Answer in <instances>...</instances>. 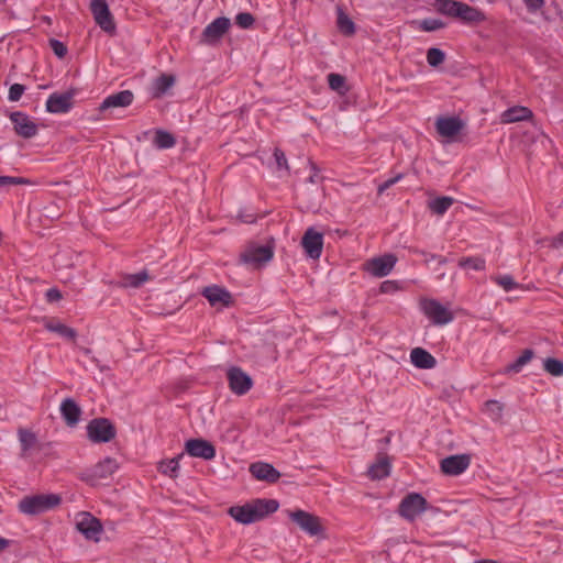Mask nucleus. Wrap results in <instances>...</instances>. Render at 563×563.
<instances>
[{"label":"nucleus","mask_w":563,"mask_h":563,"mask_svg":"<svg viewBox=\"0 0 563 563\" xmlns=\"http://www.w3.org/2000/svg\"><path fill=\"white\" fill-rule=\"evenodd\" d=\"M118 468L119 464L117 460L112 457H106L97 463L93 467L88 470L82 478L90 485H96L99 481L106 479L113 475Z\"/></svg>","instance_id":"9b49d317"},{"label":"nucleus","mask_w":563,"mask_h":563,"mask_svg":"<svg viewBox=\"0 0 563 563\" xmlns=\"http://www.w3.org/2000/svg\"><path fill=\"white\" fill-rule=\"evenodd\" d=\"M231 26L230 19L219 16L209 23L202 31L200 43L207 45H216Z\"/></svg>","instance_id":"9d476101"},{"label":"nucleus","mask_w":563,"mask_h":563,"mask_svg":"<svg viewBox=\"0 0 563 563\" xmlns=\"http://www.w3.org/2000/svg\"><path fill=\"white\" fill-rule=\"evenodd\" d=\"M532 117V111L527 107H512L507 109L501 114V122L504 123H514L523 120H528Z\"/></svg>","instance_id":"bb28decb"},{"label":"nucleus","mask_w":563,"mask_h":563,"mask_svg":"<svg viewBox=\"0 0 563 563\" xmlns=\"http://www.w3.org/2000/svg\"><path fill=\"white\" fill-rule=\"evenodd\" d=\"M445 59V54L443 51L437 47H431L427 52V62L430 66L437 67L441 65Z\"/></svg>","instance_id":"a19ab883"},{"label":"nucleus","mask_w":563,"mask_h":563,"mask_svg":"<svg viewBox=\"0 0 563 563\" xmlns=\"http://www.w3.org/2000/svg\"><path fill=\"white\" fill-rule=\"evenodd\" d=\"M90 10L96 23L106 32L112 33L115 30L113 16L106 0H92Z\"/></svg>","instance_id":"f8f14e48"},{"label":"nucleus","mask_w":563,"mask_h":563,"mask_svg":"<svg viewBox=\"0 0 563 563\" xmlns=\"http://www.w3.org/2000/svg\"><path fill=\"white\" fill-rule=\"evenodd\" d=\"M289 518L311 537L320 536L323 532L321 519L313 514L298 509L290 511Z\"/></svg>","instance_id":"0eeeda50"},{"label":"nucleus","mask_w":563,"mask_h":563,"mask_svg":"<svg viewBox=\"0 0 563 563\" xmlns=\"http://www.w3.org/2000/svg\"><path fill=\"white\" fill-rule=\"evenodd\" d=\"M229 387L235 395L246 394L253 386V380L240 367H231L228 373Z\"/></svg>","instance_id":"4468645a"},{"label":"nucleus","mask_w":563,"mask_h":563,"mask_svg":"<svg viewBox=\"0 0 563 563\" xmlns=\"http://www.w3.org/2000/svg\"><path fill=\"white\" fill-rule=\"evenodd\" d=\"M379 289L383 294H393L399 289V286L396 280H385L380 284Z\"/></svg>","instance_id":"3c124183"},{"label":"nucleus","mask_w":563,"mask_h":563,"mask_svg":"<svg viewBox=\"0 0 563 563\" xmlns=\"http://www.w3.org/2000/svg\"><path fill=\"white\" fill-rule=\"evenodd\" d=\"M180 457H181V455H179L178 457H174L168 461L162 462L159 464V471L165 475H168L170 477H176L177 472L179 470V459Z\"/></svg>","instance_id":"58836bf2"},{"label":"nucleus","mask_w":563,"mask_h":563,"mask_svg":"<svg viewBox=\"0 0 563 563\" xmlns=\"http://www.w3.org/2000/svg\"><path fill=\"white\" fill-rule=\"evenodd\" d=\"M46 329L68 340H74L76 338V331L60 322L51 321L46 324Z\"/></svg>","instance_id":"c9c22d12"},{"label":"nucleus","mask_w":563,"mask_h":563,"mask_svg":"<svg viewBox=\"0 0 563 563\" xmlns=\"http://www.w3.org/2000/svg\"><path fill=\"white\" fill-rule=\"evenodd\" d=\"M175 84V78L172 75L163 74L154 81V96L161 97Z\"/></svg>","instance_id":"7c9ffc66"},{"label":"nucleus","mask_w":563,"mask_h":563,"mask_svg":"<svg viewBox=\"0 0 563 563\" xmlns=\"http://www.w3.org/2000/svg\"><path fill=\"white\" fill-rule=\"evenodd\" d=\"M255 22L254 16L249 12H241L235 16V23L241 29H250Z\"/></svg>","instance_id":"c03bdc74"},{"label":"nucleus","mask_w":563,"mask_h":563,"mask_svg":"<svg viewBox=\"0 0 563 563\" xmlns=\"http://www.w3.org/2000/svg\"><path fill=\"white\" fill-rule=\"evenodd\" d=\"M15 133L24 139H31L37 134V124L24 112L15 111L10 114Z\"/></svg>","instance_id":"2eb2a0df"},{"label":"nucleus","mask_w":563,"mask_h":563,"mask_svg":"<svg viewBox=\"0 0 563 563\" xmlns=\"http://www.w3.org/2000/svg\"><path fill=\"white\" fill-rule=\"evenodd\" d=\"M410 361L420 369H431L437 366L435 357L422 347H415L411 350Z\"/></svg>","instance_id":"393cba45"},{"label":"nucleus","mask_w":563,"mask_h":563,"mask_svg":"<svg viewBox=\"0 0 563 563\" xmlns=\"http://www.w3.org/2000/svg\"><path fill=\"white\" fill-rule=\"evenodd\" d=\"M249 472L254 478L267 483H276L280 478V472L266 462H254L250 465Z\"/></svg>","instance_id":"6ab92c4d"},{"label":"nucleus","mask_w":563,"mask_h":563,"mask_svg":"<svg viewBox=\"0 0 563 563\" xmlns=\"http://www.w3.org/2000/svg\"><path fill=\"white\" fill-rule=\"evenodd\" d=\"M463 128L464 122L459 117H439L435 121L437 132L449 141H453Z\"/></svg>","instance_id":"f3484780"},{"label":"nucleus","mask_w":563,"mask_h":563,"mask_svg":"<svg viewBox=\"0 0 563 563\" xmlns=\"http://www.w3.org/2000/svg\"><path fill=\"white\" fill-rule=\"evenodd\" d=\"M421 310L435 325H445L454 319L453 312L435 299H423Z\"/></svg>","instance_id":"423d86ee"},{"label":"nucleus","mask_w":563,"mask_h":563,"mask_svg":"<svg viewBox=\"0 0 563 563\" xmlns=\"http://www.w3.org/2000/svg\"><path fill=\"white\" fill-rule=\"evenodd\" d=\"M483 412L493 421H499L503 418L504 406L498 400H487L484 404Z\"/></svg>","instance_id":"2f4dec72"},{"label":"nucleus","mask_w":563,"mask_h":563,"mask_svg":"<svg viewBox=\"0 0 563 563\" xmlns=\"http://www.w3.org/2000/svg\"><path fill=\"white\" fill-rule=\"evenodd\" d=\"M25 91V87L21 84H13L9 89L8 99L12 102L19 101Z\"/></svg>","instance_id":"a18cd8bd"},{"label":"nucleus","mask_w":563,"mask_h":563,"mask_svg":"<svg viewBox=\"0 0 563 563\" xmlns=\"http://www.w3.org/2000/svg\"><path fill=\"white\" fill-rule=\"evenodd\" d=\"M543 368L547 373L552 376L563 375V362L558 358L548 357L543 361Z\"/></svg>","instance_id":"e433bc0d"},{"label":"nucleus","mask_w":563,"mask_h":563,"mask_svg":"<svg viewBox=\"0 0 563 563\" xmlns=\"http://www.w3.org/2000/svg\"><path fill=\"white\" fill-rule=\"evenodd\" d=\"M533 357V351L530 349H527L522 352V354L508 366V371L519 373L521 368L529 363Z\"/></svg>","instance_id":"ea45409f"},{"label":"nucleus","mask_w":563,"mask_h":563,"mask_svg":"<svg viewBox=\"0 0 563 563\" xmlns=\"http://www.w3.org/2000/svg\"><path fill=\"white\" fill-rule=\"evenodd\" d=\"M552 245L554 247H562L563 246V231L560 232L558 235H555L552 240Z\"/></svg>","instance_id":"5fc2aeb1"},{"label":"nucleus","mask_w":563,"mask_h":563,"mask_svg":"<svg viewBox=\"0 0 563 563\" xmlns=\"http://www.w3.org/2000/svg\"><path fill=\"white\" fill-rule=\"evenodd\" d=\"M274 249L271 245H251L240 256V261L254 268L261 267L273 258Z\"/></svg>","instance_id":"6e6552de"},{"label":"nucleus","mask_w":563,"mask_h":563,"mask_svg":"<svg viewBox=\"0 0 563 563\" xmlns=\"http://www.w3.org/2000/svg\"><path fill=\"white\" fill-rule=\"evenodd\" d=\"M390 461L386 455H379L376 462L369 466L368 475L372 479H383L390 473Z\"/></svg>","instance_id":"a878e982"},{"label":"nucleus","mask_w":563,"mask_h":563,"mask_svg":"<svg viewBox=\"0 0 563 563\" xmlns=\"http://www.w3.org/2000/svg\"><path fill=\"white\" fill-rule=\"evenodd\" d=\"M459 266L464 269L484 271L486 267V262L483 257L470 256L461 258L459 261Z\"/></svg>","instance_id":"f704fd0d"},{"label":"nucleus","mask_w":563,"mask_h":563,"mask_svg":"<svg viewBox=\"0 0 563 563\" xmlns=\"http://www.w3.org/2000/svg\"><path fill=\"white\" fill-rule=\"evenodd\" d=\"M427 506L428 501L421 494L409 493L401 499L398 514L407 521L412 522L427 510Z\"/></svg>","instance_id":"20e7f679"},{"label":"nucleus","mask_w":563,"mask_h":563,"mask_svg":"<svg viewBox=\"0 0 563 563\" xmlns=\"http://www.w3.org/2000/svg\"><path fill=\"white\" fill-rule=\"evenodd\" d=\"M117 431L107 418L92 419L87 424V435L93 443H107L115 438Z\"/></svg>","instance_id":"39448f33"},{"label":"nucleus","mask_w":563,"mask_h":563,"mask_svg":"<svg viewBox=\"0 0 563 563\" xmlns=\"http://www.w3.org/2000/svg\"><path fill=\"white\" fill-rule=\"evenodd\" d=\"M296 2H297V0H291V3H296Z\"/></svg>","instance_id":"4d7b16f0"},{"label":"nucleus","mask_w":563,"mask_h":563,"mask_svg":"<svg viewBox=\"0 0 563 563\" xmlns=\"http://www.w3.org/2000/svg\"><path fill=\"white\" fill-rule=\"evenodd\" d=\"M471 460L466 454L451 455L441 461V471L446 475H460L468 466Z\"/></svg>","instance_id":"aec40b11"},{"label":"nucleus","mask_w":563,"mask_h":563,"mask_svg":"<svg viewBox=\"0 0 563 563\" xmlns=\"http://www.w3.org/2000/svg\"><path fill=\"white\" fill-rule=\"evenodd\" d=\"M10 544V541L5 538L0 537V552L7 549Z\"/></svg>","instance_id":"6e6d98bb"},{"label":"nucleus","mask_w":563,"mask_h":563,"mask_svg":"<svg viewBox=\"0 0 563 563\" xmlns=\"http://www.w3.org/2000/svg\"><path fill=\"white\" fill-rule=\"evenodd\" d=\"M150 279V276L146 271H141L135 274H129L123 277L122 285L124 287H133L137 288L142 286L145 282Z\"/></svg>","instance_id":"72a5a7b5"},{"label":"nucleus","mask_w":563,"mask_h":563,"mask_svg":"<svg viewBox=\"0 0 563 563\" xmlns=\"http://www.w3.org/2000/svg\"><path fill=\"white\" fill-rule=\"evenodd\" d=\"M46 298L48 301H57L62 298V294L56 288H51L46 292Z\"/></svg>","instance_id":"864d4df0"},{"label":"nucleus","mask_w":563,"mask_h":563,"mask_svg":"<svg viewBox=\"0 0 563 563\" xmlns=\"http://www.w3.org/2000/svg\"><path fill=\"white\" fill-rule=\"evenodd\" d=\"M396 263L397 257L388 253L366 261L364 263V271L374 277L382 278L391 273Z\"/></svg>","instance_id":"1a4fd4ad"},{"label":"nucleus","mask_w":563,"mask_h":563,"mask_svg":"<svg viewBox=\"0 0 563 563\" xmlns=\"http://www.w3.org/2000/svg\"><path fill=\"white\" fill-rule=\"evenodd\" d=\"M71 92L52 93L46 100V110L51 113H67L73 107Z\"/></svg>","instance_id":"412c9836"},{"label":"nucleus","mask_w":563,"mask_h":563,"mask_svg":"<svg viewBox=\"0 0 563 563\" xmlns=\"http://www.w3.org/2000/svg\"><path fill=\"white\" fill-rule=\"evenodd\" d=\"M279 504L275 499L256 498L241 506H232L228 514L239 523L250 525L277 511Z\"/></svg>","instance_id":"f257e3e1"},{"label":"nucleus","mask_w":563,"mask_h":563,"mask_svg":"<svg viewBox=\"0 0 563 563\" xmlns=\"http://www.w3.org/2000/svg\"><path fill=\"white\" fill-rule=\"evenodd\" d=\"M453 203H454V199L451 197H446V196L438 197V198L429 201V209L433 213H435L438 216H442L449 210V208Z\"/></svg>","instance_id":"c756f323"},{"label":"nucleus","mask_w":563,"mask_h":563,"mask_svg":"<svg viewBox=\"0 0 563 563\" xmlns=\"http://www.w3.org/2000/svg\"><path fill=\"white\" fill-rule=\"evenodd\" d=\"M523 1H525L527 9L531 12H536V11L540 10L544 4V0H523Z\"/></svg>","instance_id":"603ef678"},{"label":"nucleus","mask_w":563,"mask_h":563,"mask_svg":"<svg viewBox=\"0 0 563 563\" xmlns=\"http://www.w3.org/2000/svg\"><path fill=\"white\" fill-rule=\"evenodd\" d=\"M301 246L308 257L320 258L323 249V234L312 227L308 228L301 239Z\"/></svg>","instance_id":"ddd939ff"},{"label":"nucleus","mask_w":563,"mask_h":563,"mask_svg":"<svg viewBox=\"0 0 563 563\" xmlns=\"http://www.w3.org/2000/svg\"><path fill=\"white\" fill-rule=\"evenodd\" d=\"M60 497L56 494H38L23 497L19 504L20 512L35 516L46 512L60 504Z\"/></svg>","instance_id":"7ed1b4c3"},{"label":"nucleus","mask_w":563,"mask_h":563,"mask_svg":"<svg viewBox=\"0 0 563 563\" xmlns=\"http://www.w3.org/2000/svg\"><path fill=\"white\" fill-rule=\"evenodd\" d=\"M445 26L444 22L439 19L428 18L420 22V29L426 32H433Z\"/></svg>","instance_id":"37998d69"},{"label":"nucleus","mask_w":563,"mask_h":563,"mask_svg":"<svg viewBox=\"0 0 563 563\" xmlns=\"http://www.w3.org/2000/svg\"><path fill=\"white\" fill-rule=\"evenodd\" d=\"M27 183H29V180L25 178H22V177L0 176V187L12 186V185H24Z\"/></svg>","instance_id":"de8ad7c7"},{"label":"nucleus","mask_w":563,"mask_h":563,"mask_svg":"<svg viewBox=\"0 0 563 563\" xmlns=\"http://www.w3.org/2000/svg\"><path fill=\"white\" fill-rule=\"evenodd\" d=\"M201 294L211 306H229L232 300V296L227 289L216 285L203 288Z\"/></svg>","instance_id":"b1692460"},{"label":"nucleus","mask_w":563,"mask_h":563,"mask_svg":"<svg viewBox=\"0 0 563 563\" xmlns=\"http://www.w3.org/2000/svg\"><path fill=\"white\" fill-rule=\"evenodd\" d=\"M328 84L329 87L339 92L344 93L346 91L345 78L344 76L335 73H331L328 75Z\"/></svg>","instance_id":"4c0bfd02"},{"label":"nucleus","mask_w":563,"mask_h":563,"mask_svg":"<svg viewBox=\"0 0 563 563\" xmlns=\"http://www.w3.org/2000/svg\"><path fill=\"white\" fill-rule=\"evenodd\" d=\"M49 47L52 48L54 54L59 58L65 57V55L67 54L66 45L58 40H49Z\"/></svg>","instance_id":"49530a36"},{"label":"nucleus","mask_w":563,"mask_h":563,"mask_svg":"<svg viewBox=\"0 0 563 563\" xmlns=\"http://www.w3.org/2000/svg\"><path fill=\"white\" fill-rule=\"evenodd\" d=\"M274 157H275L276 165L279 169H282V168L288 169L287 158H286L285 153L282 150L275 148Z\"/></svg>","instance_id":"8fccbe9b"},{"label":"nucleus","mask_w":563,"mask_h":563,"mask_svg":"<svg viewBox=\"0 0 563 563\" xmlns=\"http://www.w3.org/2000/svg\"><path fill=\"white\" fill-rule=\"evenodd\" d=\"M185 451L192 457L210 461L216 456L214 446L203 439H190L185 443Z\"/></svg>","instance_id":"a211bd4d"},{"label":"nucleus","mask_w":563,"mask_h":563,"mask_svg":"<svg viewBox=\"0 0 563 563\" xmlns=\"http://www.w3.org/2000/svg\"><path fill=\"white\" fill-rule=\"evenodd\" d=\"M60 416L65 423L73 428L81 417V408L73 398H65L59 406Z\"/></svg>","instance_id":"4be33fe9"},{"label":"nucleus","mask_w":563,"mask_h":563,"mask_svg":"<svg viewBox=\"0 0 563 563\" xmlns=\"http://www.w3.org/2000/svg\"><path fill=\"white\" fill-rule=\"evenodd\" d=\"M133 99L134 95L131 90H122L104 98L99 109L104 111L110 108H125L133 102Z\"/></svg>","instance_id":"5701e85b"},{"label":"nucleus","mask_w":563,"mask_h":563,"mask_svg":"<svg viewBox=\"0 0 563 563\" xmlns=\"http://www.w3.org/2000/svg\"><path fill=\"white\" fill-rule=\"evenodd\" d=\"M76 528L86 539L92 541H99L102 532L100 521L88 512H84L79 516Z\"/></svg>","instance_id":"dca6fc26"},{"label":"nucleus","mask_w":563,"mask_h":563,"mask_svg":"<svg viewBox=\"0 0 563 563\" xmlns=\"http://www.w3.org/2000/svg\"><path fill=\"white\" fill-rule=\"evenodd\" d=\"M404 177L402 174H398L396 175L395 177H391L387 180H385L384 183H382L378 188H377V191L378 194H383L384 191H386L387 189H389L391 186H394L395 184H397L399 180H401Z\"/></svg>","instance_id":"09e8293b"},{"label":"nucleus","mask_w":563,"mask_h":563,"mask_svg":"<svg viewBox=\"0 0 563 563\" xmlns=\"http://www.w3.org/2000/svg\"><path fill=\"white\" fill-rule=\"evenodd\" d=\"M433 7L439 13L460 19L464 23H482L486 20L482 10L457 0H435Z\"/></svg>","instance_id":"f03ea898"},{"label":"nucleus","mask_w":563,"mask_h":563,"mask_svg":"<svg viewBox=\"0 0 563 563\" xmlns=\"http://www.w3.org/2000/svg\"><path fill=\"white\" fill-rule=\"evenodd\" d=\"M336 25L339 31L345 36H352L355 33L354 22L341 8L338 9Z\"/></svg>","instance_id":"cd10ccee"},{"label":"nucleus","mask_w":563,"mask_h":563,"mask_svg":"<svg viewBox=\"0 0 563 563\" xmlns=\"http://www.w3.org/2000/svg\"><path fill=\"white\" fill-rule=\"evenodd\" d=\"M18 435L22 449V454L24 455L36 444L37 439L34 432L26 429H19Z\"/></svg>","instance_id":"473e14b6"},{"label":"nucleus","mask_w":563,"mask_h":563,"mask_svg":"<svg viewBox=\"0 0 563 563\" xmlns=\"http://www.w3.org/2000/svg\"><path fill=\"white\" fill-rule=\"evenodd\" d=\"M492 279L497 285L503 287V289L505 291H511V290L517 289L519 287L518 283L515 282V279L510 275L496 276V277H492Z\"/></svg>","instance_id":"79ce46f5"},{"label":"nucleus","mask_w":563,"mask_h":563,"mask_svg":"<svg viewBox=\"0 0 563 563\" xmlns=\"http://www.w3.org/2000/svg\"><path fill=\"white\" fill-rule=\"evenodd\" d=\"M154 145L159 150L172 148L176 144L174 135L164 130H157L153 141Z\"/></svg>","instance_id":"c85d7f7f"}]
</instances>
